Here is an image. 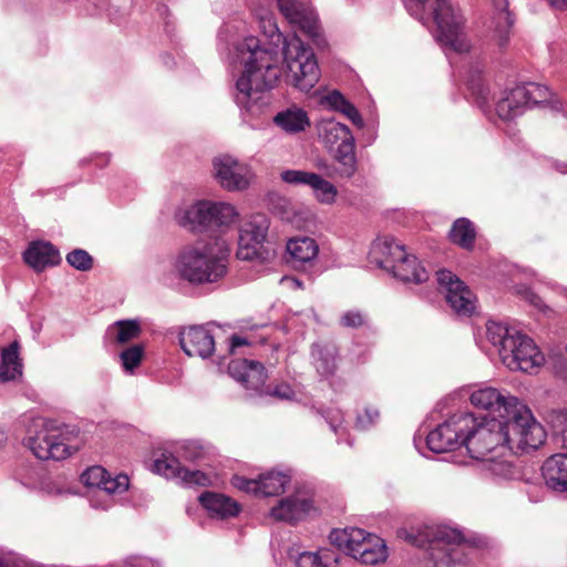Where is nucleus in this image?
I'll list each match as a JSON object with an SVG mask.
<instances>
[{"label":"nucleus","instance_id":"ddd939ff","mask_svg":"<svg viewBox=\"0 0 567 567\" xmlns=\"http://www.w3.org/2000/svg\"><path fill=\"white\" fill-rule=\"evenodd\" d=\"M502 361L513 371L532 372L544 363L545 358L532 338L515 332L513 340L507 341Z\"/></svg>","mask_w":567,"mask_h":567},{"label":"nucleus","instance_id":"0eeeda50","mask_svg":"<svg viewBox=\"0 0 567 567\" xmlns=\"http://www.w3.org/2000/svg\"><path fill=\"white\" fill-rule=\"evenodd\" d=\"M509 406L513 410L504 419L508 450L515 454L536 451L546 441L544 426L519 400L511 401Z\"/></svg>","mask_w":567,"mask_h":567},{"label":"nucleus","instance_id":"9b49d317","mask_svg":"<svg viewBox=\"0 0 567 567\" xmlns=\"http://www.w3.org/2000/svg\"><path fill=\"white\" fill-rule=\"evenodd\" d=\"M550 96L547 86L529 82L517 85L497 101L495 111L499 118L509 121L523 114L526 107L546 102Z\"/></svg>","mask_w":567,"mask_h":567},{"label":"nucleus","instance_id":"dca6fc26","mask_svg":"<svg viewBox=\"0 0 567 567\" xmlns=\"http://www.w3.org/2000/svg\"><path fill=\"white\" fill-rule=\"evenodd\" d=\"M436 281L444 289L446 301L457 313L471 315L474 310V296L468 287L449 270L436 271Z\"/></svg>","mask_w":567,"mask_h":567},{"label":"nucleus","instance_id":"ea45409f","mask_svg":"<svg viewBox=\"0 0 567 567\" xmlns=\"http://www.w3.org/2000/svg\"><path fill=\"white\" fill-rule=\"evenodd\" d=\"M477 461H481L482 471L492 478L509 480L515 474V470L508 461L487 456L477 458Z\"/></svg>","mask_w":567,"mask_h":567},{"label":"nucleus","instance_id":"473e14b6","mask_svg":"<svg viewBox=\"0 0 567 567\" xmlns=\"http://www.w3.org/2000/svg\"><path fill=\"white\" fill-rule=\"evenodd\" d=\"M389 272L404 282L421 284L429 279V271L414 255H409L408 252L399 259Z\"/></svg>","mask_w":567,"mask_h":567},{"label":"nucleus","instance_id":"79ce46f5","mask_svg":"<svg viewBox=\"0 0 567 567\" xmlns=\"http://www.w3.org/2000/svg\"><path fill=\"white\" fill-rule=\"evenodd\" d=\"M144 357V348L141 344H134L126 348L120 354L121 364L125 372L133 373Z\"/></svg>","mask_w":567,"mask_h":567},{"label":"nucleus","instance_id":"58836bf2","mask_svg":"<svg viewBox=\"0 0 567 567\" xmlns=\"http://www.w3.org/2000/svg\"><path fill=\"white\" fill-rule=\"evenodd\" d=\"M515 332L517 331L508 328L502 322L488 321L486 323L487 340L498 349L501 358L507 348V341L513 340Z\"/></svg>","mask_w":567,"mask_h":567},{"label":"nucleus","instance_id":"864d4df0","mask_svg":"<svg viewBox=\"0 0 567 567\" xmlns=\"http://www.w3.org/2000/svg\"><path fill=\"white\" fill-rule=\"evenodd\" d=\"M326 103L336 111H341L343 106L348 103V100L338 91L330 92L324 97Z\"/></svg>","mask_w":567,"mask_h":567},{"label":"nucleus","instance_id":"39448f33","mask_svg":"<svg viewBox=\"0 0 567 567\" xmlns=\"http://www.w3.org/2000/svg\"><path fill=\"white\" fill-rule=\"evenodd\" d=\"M76 436L74 427L42 416L31 417L23 442L39 460L61 461L75 452L72 440Z\"/></svg>","mask_w":567,"mask_h":567},{"label":"nucleus","instance_id":"338daca9","mask_svg":"<svg viewBox=\"0 0 567 567\" xmlns=\"http://www.w3.org/2000/svg\"><path fill=\"white\" fill-rule=\"evenodd\" d=\"M91 502L93 504V507H99L97 504H95L93 499Z\"/></svg>","mask_w":567,"mask_h":567},{"label":"nucleus","instance_id":"423d86ee","mask_svg":"<svg viewBox=\"0 0 567 567\" xmlns=\"http://www.w3.org/2000/svg\"><path fill=\"white\" fill-rule=\"evenodd\" d=\"M206 454L205 447L197 441H183L176 443L172 450H164L161 457L153 463V471L166 478L179 480L186 486H207L209 476L199 470H187L182 466L181 460L199 461Z\"/></svg>","mask_w":567,"mask_h":567},{"label":"nucleus","instance_id":"c9c22d12","mask_svg":"<svg viewBox=\"0 0 567 567\" xmlns=\"http://www.w3.org/2000/svg\"><path fill=\"white\" fill-rule=\"evenodd\" d=\"M290 483V475L284 472H268L261 474L258 478V495L260 496H276L285 492L287 485Z\"/></svg>","mask_w":567,"mask_h":567},{"label":"nucleus","instance_id":"a18cd8bd","mask_svg":"<svg viewBox=\"0 0 567 567\" xmlns=\"http://www.w3.org/2000/svg\"><path fill=\"white\" fill-rule=\"evenodd\" d=\"M556 411L551 416L554 431L561 435L564 443H567V409Z\"/></svg>","mask_w":567,"mask_h":567},{"label":"nucleus","instance_id":"a19ab883","mask_svg":"<svg viewBox=\"0 0 567 567\" xmlns=\"http://www.w3.org/2000/svg\"><path fill=\"white\" fill-rule=\"evenodd\" d=\"M140 332V324L137 321L134 320L117 321L107 330L109 336L118 343H126L137 338Z\"/></svg>","mask_w":567,"mask_h":567},{"label":"nucleus","instance_id":"9d476101","mask_svg":"<svg viewBox=\"0 0 567 567\" xmlns=\"http://www.w3.org/2000/svg\"><path fill=\"white\" fill-rule=\"evenodd\" d=\"M506 430L502 419H483L474 423L465 431L463 437L466 451L473 460L483 458L499 446H507Z\"/></svg>","mask_w":567,"mask_h":567},{"label":"nucleus","instance_id":"c03bdc74","mask_svg":"<svg viewBox=\"0 0 567 567\" xmlns=\"http://www.w3.org/2000/svg\"><path fill=\"white\" fill-rule=\"evenodd\" d=\"M66 261L70 266L81 271H87L93 266V258L91 255L86 250L80 248L69 252L66 255Z\"/></svg>","mask_w":567,"mask_h":567},{"label":"nucleus","instance_id":"6e6d98bb","mask_svg":"<svg viewBox=\"0 0 567 567\" xmlns=\"http://www.w3.org/2000/svg\"><path fill=\"white\" fill-rule=\"evenodd\" d=\"M342 114H344L351 122L358 126H361L363 124L362 117L357 110V107L351 104L349 101L343 106V109L340 111Z\"/></svg>","mask_w":567,"mask_h":567},{"label":"nucleus","instance_id":"603ef678","mask_svg":"<svg viewBox=\"0 0 567 567\" xmlns=\"http://www.w3.org/2000/svg\"><path fill=\"white\" fill-rule=\"evenodd\" d=\"M123 567H161V563L148 557H130Z\"/></svg>","mask_w":567,"mask_h":567},{"label":"nucleus","instance_id":"e2e57ef3","mask_svg":"<svg viewBox=\"0 0 567 567\" xmlns=\"http://www.w3.org/2000/svg\"><path fill=\"white\" fill-rule=\"evenodd\" d=\"M281 282L297 287V288L301 287V282L293 277H284L281 279Z\"/></svg>","mask_w":567,"mask_h":567},{"label":"nucleus","instance_id":"052dcab7","mask_svg":"<svg viewBox=\"0 0 567 567\" xmlns=\"http://www.w3.org/2000/svg\"><path fill=\"white\" fill-rule=\"evenodd\" d=\"M547 3L555 10H567V0H546Z\"/></svg>","mask_w":567,"mask_h":567},{"label":"nucleus","instance_id":"5fc2aeb1","mask_svg":"<svg viewBox=\"0 0 567 567\" xmlns=\"http://www.w3.org/2000/svg\"><path fill=\"white\" fill-rule=\"evenodd\" d=\"M518 293L522 295V297L535 308L542 309L544 307L542 298L538 295H536L533 290H530L528 287L519 288Z\"/></svg>","mask_w":567,"mask_h":567},{"label":"nucleus","instance_id":"5701e85b","mask_svg":"<svg viewBox=\"0 0 567 567\" xmlns=\"http://www.w3.org/2000/svg\"><path fill=\"white\" fill-rule=\"evenodd\" d=\"M405 247L391 236L378 237L370 249V258L380 268L390 269L405 256Z\"/></svg>","mask_w":567,"mask_h":567},{"label":"nucleus","instance_id":"49530a36","mask_svg":"<svg viewBox=\"0 0 567 567\" xmlns=\"http://www.w3.org/2000/svg\"><path fill=\"white\" fill-rule=\"evenodd\" d=\"M380 413L375 408L368 406L363 413H359L357 416L355 425L361 430H365L372 426L379 419Z\"/></svg>","mask_w":567,"mask_h":567},{"label":"nucleus","instance_id":"69168bd1","mask_svg":"<svg viewBox=\"0 0 567 567\" xmlns=\"http://www.w3.org/2000/svg\"><path fill=\"white\" fill-rule=\"evenodd\" d=\"M555 168L561 173V174H567V162L566 163H558V162H555Z\"/></svg>","mask_w":567,"mask_h":567},{"label":"nucleus","instance_id":"72a5a7b5","mask_svg":"<svg viewBox=\"0 0 567 567\" xmlns=\"http://www.w3.org/2000/svg\"><path fill=\"white\" fill-rule=\"evenodd\" d=\"M274 123L289 134L303 132L310 126L307 112L297 106L278 112L274 117Z\"/></svg>","mask_w":567,"mask_h":567},{"label":"nucleus","instance_id":"bf43d9fd","mask_svg":"<svg viewBox=\"0 0 567 567\" xmlns=\"http://www.w3.org/2000/svg\"><path fill=\"white\" fill-rule=\"evenodd\" d=\"M247 340L245 338L233 336L229 343V351L233 353L237 348L247 344Z\"/></svg>","mask_w":567,"mask_h":567},{"label":"nucleus","instance_id":"e433bc0d","mask_svg":"<svg viewBox=\"0 0 567 567\" xmlns=\"http://www.w3.org/2000/svg\"><path fill=\"white\" fill-rule=\"evenodd\" d=\"M451 241L464 249H472L476 238L474 224L467 218L456 219L449 233Z\"/></svg>","mask_w":567,"mask_h":567},{"label":"nucleus","instance_id":"f704fd0d","mask_svg":"<svg viewBox=\"0 0 567 567\" xmlns=\"http://www.w3.org/2000/svg\"><path fill=\"white\" fill-rule=\"evenodd\" d=\"M19 342L13 341L1 351L0 381L8 382L17 380L22 375V362L19 357Z\"/></svg>","mask_w":567,"mask_h":567},{"label":"nucleus","instance_id":"4be33fe9","mask_svg":"<svg viewBox=\"0 0 567 567\" xmlns=\"http://www.w3.org/2000/svg\"><path fill=\"white\" fill-rule=\"evenodd\" d=\"M229 375L246 389L259 391L266 382L264 365L255 360L235 359L228 365Z\"/></svg>","mask_w":567,"mask_h":567},{"label":"nucleus","instance_id":"7c9ffc66","mask_svg":"<svg viewBox=\"0 0 567 567\" xmlns=\"http://www.w3.org/2000/svg\"><path fill=\"white\" fill-rule=\"evenodd\" d=\"M199 502L212 517L220 519L235 517L240 511L238 503L224 494L205 492L199 496Z\"/></svg>","mask_w":567,"mask_h":567},{"label":"nucleus","instance_id":"f8f14e48","mask_svg":"<svg viewBox=\"0 0 567 567\" xmlns=\"http://www.w3.org/2000/svg\"><path fill=\"white\" fill-rule=\"evenodd\" d=\"M474 423L472 413L453 414L426 436V445L434 453H446L464 445L465 431Z\"/></svg>","mask_w":567,"mask_h":567},{"label":"nucleus","instance_id":"6ab92c4d","mask_svg":"<svg viewBox=\"0 0 567 567\" xmlns=\"http://www.w3.org/2000/svg\"><path fill=\"white\" fill-rule=\"evenodd\" d=\"M277 6L281 14L307 35L315 38L319 34L317 14L308 4L297 0H277Z\"/></svg>","mask_w":567,"mask_h":567},{"label":"nucleus","instance_id":"c756f323","mask_svg":"<svg viewBox=\"0 0 567 567\" xmlns=\"http://www.w3.org/2000/svg\"><path fill=\"white\" fill-rule=\"evenodd\" d=\"M493 7L495 10L493 39L498 48L504 50L509 43L515 19L508 11V0H493Z\"/></svg>","mask_w":567,"mask_h":567},{"label":"nucleus","instance_id":"f03ea898","mask_svg":"<svg viewBox=\"0 0 567 567\" xmlns=\"http://www.w3.org/2000/svg\"><path fill=\"white\" fill-rule=\"evenodd\" d=\"M399 537L417 547H426L436 564H466L477 555L482 539H466L461 530L445 525L424 526L416 533L401 529Z\"/></svg>","mask_w":567,"mask_h":567},{"label":"nucleus","instance_id":"b1692460","mask_svg":"<svg viewBox=\"0 0 567 567\" xmlns=\"http://www.w3.org/2000/svg\"><path fill=\"white\" fill-rule=\"evenodd\" d=\"M312 508V501L305 495H292L282 498L278 506L271 509L276 520L295 523L302 519Z\"/></svg>","mask_w":567,"mask_h":567},{"label":"nucleus","instance_id":"2eb2a0df","mask_svg":"<svg viewBox=\"0 0 567 567\" xmlns=\"http://www.w3.org/2000/svg\"><path fill=\"white\" fill-rule=\"evenodd\" d=\"M215 177L227 190H241L249 186L252 173L249 166L229 155L216 157L213 162Z\"/></svg>","mask_w":567,"mask_h":567},{"label":"nucleus","instance_id":"4d7b16f0","mask_svg":"<svg viewBox=\"0 0 567 567\" xmlns=\"http://www.w3.org/2000/svg\"><path fill=\"white\" fill-rule=\"evenodd\" d=\"M0 567H25V563L17 556H8L0 558Z\"/></svg>","mask_w":567,"mask_h":567},{"label":"nucleus","instance_id":"aec40b11","mask_svg":"<svg viewBox=\"0 0 567 567\" xmlns=\"http://www.w3.org/2000/svg\"><path fill=\"white\" fill-rule=\"evenodd\" d=\"M179 344L188 357L206 359L215 350V340L205 326H193L179 332Z\"/></svg>","mask_w":567,"mask_h":567},{"label":"nucleus","instance_id":"37998d69","mask_svg":"<svg viewBox=\"0 0 567 567\" xmlns=\"http://www.w3.org/2000/svg\"><path fill=\"white\" fill-rule=\"evenodd\" d=\"M339 323L343 328L359 329L369 327V317L359 309H351L340 316Z\"/></svg>","mask_w":567,"mask_h":567},{"label":"nucleus","instance_id":"20e7f679","mask_svg":"<svg viewBox=\"0 0 567 567\" xmlns=\"http://www.w3.org/2000/svg\"><path fill=\"white\" fill-rule=\"evenodd\" d=\"M409 13L424 25H436V39L445 48L455 52H465L470 44L464 34V17L450 0H434L427 10V0H402Z\"/></svg>","mask_w":567,"mask_h":567},{"label":"nucleus","instance_id":"de8ad7c7","mask_svg":"<svg viewBox=\"0 0 567 567\" xmlns=\"http://www.w3.org/2000/svg\"><path fill=\"white\" fill-rule=\"evenodd\" d=\"M231 483L236 488L240 491L258 495V480H249L244 476L235 475L231 480Z\"/></svg>","mask_w":567,"mask_h":567},{"label":"nucleus","instance_id":"4468645a","mask_svg":"<svg viewBox=\"0 0 567 567\" xmlns=\"http://www.w3.org/2000/svg\"><path fill=\"white\" fill-rule=\"evenodd\" d=\"M269 228L266 215L255 214L239 228L237 257L241 260H252L259 256V249Z\"/></svg>","mask_w":567,"mask_h":567},{"label":"nucleus","instance_id":"3c124183","mask_svg":"<svg viewBox=\"0 0 567 567\" xmlns=\"http://www.w3.org/2000/svg\"><path fill=\"white\" fill-rule=\"evenodd\" d=\"M296 567H320V557L317 553L303 551L296 559Z\"/></svg>","mask_w":567,"mask_h":567},{"label":"nucleus","instance_id":"393cba45","mask_svg":"<svg viewBox=\"0 0 567 567\" xmlns=\"http://www.w3.org/2000/svg\"><path fill=\"white\" fill-rule=\"evenodd\" d=\"M286 248L295 268L312 267L319 254L317 241L307 236L290 238Z\"/></svg>","mask_w":567,"mask_h":567},{"label":"nucleus","instance_id":"8fccbe9b","mask_svg":"<svg viewBox=\"0 0 567 567\" xmlns=\"http://www.w3.org/2000/svg\"><path fill=\"white\" fill-rule=\"evenodd\" d=\"M328 412L324 415V419L327 420L328 424L330 425V429L337 434L340 435V431H343L342 423H343V415L340 412V410L337 409H329Z\"/></svg>","mask_w":567,"mask_h":567},{"label":"nucleus","instance_id":"6e6552de","mask_svg":"<svg viewBox=\"0 0 567 567\" xmlns=\"http://www.w3.org/2000/svg\"><path fill=\"white\" fill-rule=\"evenodd\" d=\"M331 545L363 564L375 565L386 559L384 542L357 527L333 529L329 535Z\"/></svg>","mask_w":567,"mask_h":567},{"label":"nucleus","instance_id":"a878e982","mask_svg":"<svg viewBox=\"0 0 567 567\" xmlns=\"http://www.w3.org/2000/svg\"><path fill=\"white\" fill-rule=\"evenodd\" d=\"M542 472L548 488L567 492V451L548 457L543 464Z\"/></svg>","mask_w":567,"mask_h":567},{"label":"nucleus","instance_id":"1a4fd4ad","mask_svg":"<svg viewBox=\"0 0 567 567\" xmlns=\"http://www.w3.org/2000/svg\"><path fill=\"white\" fill-rule=\"evenodd\" d=\"M237 218L238 213L228 203L200 200L188 207L179 216L178 223L193 231L224 233Z\"/></svg>","mask_w":567,"mask_h":567},{"label":"nucleus","instance_id":"774afa93","mask_svg":"<svg viewBox=\"0 0 567 567\" xmlns=\"http://www.w3.org/2000/svg\"><path fill=\"white\" fill-rule=\"evenodd\" d=\"M109 506H110V504H106V505L102 506V508L106 509Z\"/></svg>","mask_w":567,"mask_h":567},{"label":"nucleus","instance_id":"f3484780","mask_svg":"<svg viewBox=\"0 0 567 567\" xmlns=\"http://www.w3.org/2000/svg\"><path fill=\"white\" fill-rule=\"evenodd\" d=\"M280 177L287 184L309 186L315 198L321 204L330 205L336 202L338 195L337 187L317 173L287 169L281 172Z\"/></svg>","mask_w":567,"mask_h":567},{"label":"nucleus","instance_id":"a211bd4d","mask_svg":"<svg viewBox=\"0 0 567 567\" xmlns=\"http://www.w3.org/2000/svg\"><path fill=\"white\" fill-rule=\"evenodd\" d=\"M81 481L89 487L96 488V496H112L127 491L130 485L128 476L118 474L112 477L102 466H91L82 475Z\"/></svg>","mask_w":567,"mask_h":567},{"label":"nucleus","instance_id":"09e8293b","mask_svg":"<svg viewBox=\"0 0 567 567\" xmlns=\"http://www.w3.org/2000/svg\"><path fill=\"white\" fill-rule=\"evenodd\" d=\"M317 554L320 557V567H338L342 559L341 555L332 549H320Z\"/></svg>","mask_w":567,"mask_h":567},{"label":"nucleus","instance_id":"7ed1b4c3","mask_svg":"<svg viewBox=\"0 0 567 567\" xmlns=\"http://www.w3.org/2000/svg\"><path fill=\"white\" fill-rule=\"evenodd\" d=\"M229 251L223 238L196 241L179 251L175 269L183 280L192 285L216 282L227 272Z\"/></svg>","mask_w":567,"mask_h":567},{"label":"nucleus","instance_id":"cd10ccee","mask_svg":"<svg viewBox=\"0 0 567 567\" xmlns=\"http://www.w3.org/2000/svg\"><path fill=\"white\" fill-rule=\"evenodd\" d=\"M311 364L324 379L332 377L338 368V349L331 342H315L310 350Z\"/></svg>","mask_w":567,"mask_h":567},{"label":"nucleus","instance_id":"2f4dec72","mask_svg":"<svg viewBox=\"0 0 567 567\" xmlns=\"http://www.w3.org/2000/svg\"><path fill=\"white\" fill-rule=\"evenodd\" d=\"M484 65L476 61L467 66L465 72L466 85L471 91L476 104L485 110L489 107L491 92L483 78Z\"/></svg>","mask_w":567,"mask_h":567},{"label":"nucleus","instance_id":"412c9836","mask_svg":"<svg viewBox=\"0 0 567 567\" xmlns=\"http://www.w3.org/2000/svg\"><path fill=\"white\" fill-rule=\"evenodd\" d=\"M513 400L518 399L492 386L477 389L473 391L470 396V401L474 406L497 413L498 417L502 420L513 410L512 406H509Z\"/></svg>","mask_w":567,"mask_h":567},{"label":"nucleus","instance_id":"c85d7f7f","mask_svg":"<svg viewBox=\"0 0 567 567\" xmlns=\"http://www.w3.org/2000/svg\"><path fill=\"white\" fill-rule=\"evenodd\" d=\"M318 136L331 151H334L337 147H341L344 144L354 143V137L350 128L333 118L320 121L318 124Z\"/></svg>","mask_w":567,"mask_h":567},{"label":"nucleus","instance_id":"680f3d73","mask_svg":"<svg viewBox=\"0 0 567 567\" xmlns=\"http://www.w3.org/2000/svg\"><path fill=\"white\" fill-rule=\"evenodd\" d=\"M18 475V480L21 481V483L27 486V487H32L33 485H35L39 477H22L20 476V473H17Z\"/></svg>","mask_w":567,"mask_h":567},{"label":"nucleus","instance_id":"0e129e2a","mask_svg":"<svg viewBox=\"0 0 567 567\" xmlns=\"http://www.w3.org/2000/svg\"><path fill=\"white\" fill-rule=\"evenodd\" d=\"M7 441H8L7 433L4 431H0V453L6 447Z\"/></svg>","mask_w":567,"mask_h":567},{"label":"nucleus","instance_id":"f257e3e1","mask_svg":"<svg viewBox=\"0 0 567 567\" xmlns=\"http://www.w3.org/2000/svg\"><path fill=\"white\" fill-rule=\"evenodd\" d=\"M259 28L269 40V48H261L259 39L247 37L235 47L236 59L243 71L236 81L235 101L249 113L258 110L261 94L272 89L280 78L278 48L284 44L282 55L290 82L300 91H310L319 81V66L311 48L292 37L287 41L279 31L274 14L265 9L256 11Z\"/></svg>","mask_w":567,"mask_h":567},{"label":"nucleus","instance_id":"bb28decb","mask_svg":"<svg viewBox=\"0 0 567 567\" xmlns=\"http://www.w3.org/2000/svg\"><path fill=\"white\" fill-rule=\"evenodd\" d=\"M24 261L35 271H42L61 261L59 250L49 241H33L23 254Z\"/></svg>","mask_w":567,"mask_h":567},{"label":"nucleus","instance_id":"13d9d810","mask_svg":"<svg viewBox=\"0 0 567 567\" xmlns=\"http://www.w3.org/2000/svg\"><path fill=\"white\" fill-rule=\"evenodd\" d=\"M272 394L280 399L288 400V399H291V396L293 395V391L291 390V388L289 385L281 384V385L276 386V389L272 391Z\"/></svg>","mask_w":567,"mask_h":567},{"label":"nucleus","instance_id":"4c0bfd02","mask_svg":"<svg viewBox=\"0 0 567 567\" xmlns=\"http://www.w3.org/2000/svg\"><path fill=\"white\" fill-rule=\"evenodd\" d=\"M353 144H344L334 150L336 172L340 177L350 178L357 172V157Z\"/></svg>","mask_w":567,"mask_h":567}]
</instances>
